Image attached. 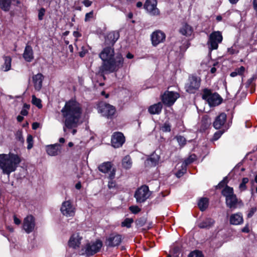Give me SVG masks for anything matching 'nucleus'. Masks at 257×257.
Masks as SVG:
<instances>
[{
  "instance_id": "nucleus-28",
  "label": "nucleus",
  "mask_w": 257,
  "mask_h": 257,
  "mask_svg": "<svg viewBox=\"0 0 257 257\" xmlns=\"http://www.w3.org/2000/svg\"><path fill=\"white\" fill-rule=\"evenodd\" d=\"M48 154L50 156H56L60 153V146L58 144L48 146L46 149Z\"/></svg>"
},
{
  "instance_id": "nucleus-44",
  "label": "nucleus",
  "mask_w": 257,
  "mask_h": 257,
  "mask_svg": "<svg viewBox=\"0 0 257 257\" xmlns=\"http://www.w3.org/2000/svg\"><path fill=\"white\" fill-rule=\"evenodd\" d=\"M189 257H203L202 252L199 250L192 251L189 255Z\"/></svg>"
},
{
  "instance_id": "nucleus-3",
  "label": "nucleus",
  "mask_w": 257,
  "mask_h": 257,
  "mask_svg": "<svg viewBox=\"0 0 257 257\" xmlns=\"http://www.w3.org/2000/svg\"><path fill=\"white\" fill-rule=\"evenodd\" d=\"M21 162V158L17 154H0V168L5 174L9 175L14 172Z\"/></svg>"
},
{
  "instance_id": "nucleus-18",
  "label": "nucleus",
  "mask_w": 257,
  "mask_h": 257,
  "mask_svg": "<svg viewBox=\"0 0 257 257\" xmlns=\"http://www.w3.org/2000/svg\"><path fill=\"white\" fill-rule=\"evenodd\" d=\"M196 159V156L194 154H192L185 159L182 164V166H183L184 167L182 168V170H179L176 173V176L177 177H180L182 176L186 171L187 166L193 162Z\"/></svg>"
},
{
  "instance_id": "nucleus-27",
  "label": "nucleus",
  "mask_w": 257,
  "mask_h": 257,
  "mask_svg": "<svg viewBox=\"0 0 257 257\" xmlns=\"http://www.w3.org/2000/svg\"><path fill=\"white\" fill-rule=\"evenodd\" d=\"M43 79V75L41 73H38L33 77L34 86L36 90H39L41 88Z\"/></svg>"
},
{
  "instance_id": "nucleus-48",
  "label": "nucleus",
  "mask_w": 257,
  "mask_h": 257,
  "mask_svg": "<svg viewBox=\"0 0 257 257\" xmlns=\"http://www.w3.org/2000/svg\"><path fill=\"white\" fill-rule=\"evenodd\" d=\"M225 130H224L223 131H218L217 132H216L213 135V141H216L219 138H220V137L221 136V135L223 134V133L224 132Z\"/></svg>"
},
{
  "instance_id": "nucleus-64",
  "label": "nucleus",
  "mask_w": 257,
  "mask_h": 257,
  "mask_svg": "<svg viewBox=\"0 0 257 257\" xmlns=\"http://www.w3.org/2000/svg\"><path fill=\"white\" fill-rule=\"evenodd\" d=\"M216 69L214 67L211 68V69L210 70V72L211 73H214L216 72Z\"/></svg>"
},
{
  "instance_id": "nucleus-62",
  "label": "nucleus",
  "mask_w": 257,
  "mask_h": 257,
  "mask_svg": "<svg viewBox=\"0 0 257 257\" xmlns=\"http://www.w3.org/2000/svg\"><path fill=\"white\" fill-rule=\"evenodd\" d=\"M75 187L77 189H80L81 187V184L80 182L77 183L75 185Z\"/></svg>"
},
{
  "instance_id": "nucleus-5",
  "label": "nucleus",
  "mask_w": 257,
  "mask_h": 257,
  "mask_svg": "<svg viewBox=\"0 0 257 257\" xmlns=\"http://www.w3.org/2000/svg\"><path fill=\"white\" fill-rule=\"evenodd\" d=\"M102 246V242L100 240H96L94 242L87 243L85 247L82 249V254L87 256L93 255L100 251Z\"/></svg>"
},
{
  "instance_id": "nucleus-52",
  "label": "nucleus",
  "mask_w": 257,
  "mask_h": 257,
  "mask_svg": "<svg viewBox=\"0 0 257 257\" xmlns=\"http://www.w3.org/2000/svg\"><path fill=\"white\" fill-rule=\"evenodd\" d=\"M256 210V208H255V207L251 208L249 211V212L247 214V217L248 218L251 217L253 215V214L255 213Z\"/></svg>"
},
{
  "instance_id": "nucleus-54",
  "label": "nucleus",
  "mask_w": 257,
  "mask_h": 257,
  "mask_svg": "<svg viewBox=\"0 0 257 257\" xmlns=\"http://www.w3.org/2000/svg\"><path fill=\"white\" fill-rule=\"evenodd\" d=\"M14 222L16 225H20L21 223V220L16 215H14Z\"/></svg>"
},
{
  "instance_id": "nucleus-19",
  "label": "nucleus",
  "mask_w": 257,
  "mask_h": 257,
  "mask_svg": "<svg viewBox=\"0 0 257 257\" xmlns=\"http://www.w3.org/2000/svg\"><path fill=\"white\" fill-rule=\"evenodd\" d=\"M82 238L78 233L73 234L68 241L69 246L75 249L79 247Z\"/></svg>"
},
{
  "instance_id": "nucleus-51",
  "label": "nucleus",
  "mask_w": 257,
  "mask_h": 257,
  "mask_svg": "<svg viewBox=\"0 0 257 257\" xmlns=\"http://www.w3.org/2000/svg\"><path fill=\"white\" fill-rule=\"evenodd\" d=\"M45 13V9L44 8H41L39 10L38 13V19L39 20H43Z\"/></svg>"
},
{
  "instance_id": "nucleus-12",
  "label": "nucleus",
  "mask_w": 257,
  "mask_h": 257,
  "mask_svg": "<svg viewBox=\"0 0 257 257\" xmlns=\"http://www.w3.org/2000/svg\"><path fill=\"white\" fill-rule=\"evenodd\" d=\"M99 109L102 114L107 117H111L115 112L114 106L106 103L100 104L99 106Z\"/></svg>"
},
{
  "instance_id": "nucleus-43",
  "label": "nucleus",
  "mask_w": 257,
  "mask_h": 257,
  "mask_svg": "<svg viewBox=\"0 0 257 257\" xmlns=\"http://www.w3.org/2000/svg\"><path fill=\"white\" fill-rule=\"evenodd\" d=\"M30 108V105L26 103L24 104L23 107L21 111V114L23 116H26L28 114V110Z\"/></svg>"
},
{
  "instance_id": "nucleus-22",
  "label": "nucleus",
  "mask_w": 257,
  "mask_h": 257,
  "mask_svg": "<svg viewBox=\"0 0 257 257\" xmlns=\"http://www.w3.org/2000/svg\"><path fill=\"white\" fill-rule=\"evenodd\" d=\"M243 222V216L241 213L232 214L229 217V223L230 224L237 225L241 224Z\"/></svg>"
},
{
  "instance_id": "nucleus-50",
  "label": "nucleus",
  "mask_w": 257,
  "mask_h": 257,
  "mask_svg": "<svg viewBox=\"0 0 257 257\" xmlns=\"http://www.w3.org/2000/svg\"><path fill=\"white\" fill-rule=\"evenodd\" d=\"M130 210L135 214L138 213L141 211V209L138 206H131L130 207Z\"/></svg>"
},
{
  "instance_id": "nucleus-24",
  "label": "nucleus",
  "mask_w": 257,
  "mask_h": 257,
  "mask_svg": "<svg viewBox=\"0 0 257 257\" xmlns=\"http://www.w3.org/2000/svg\"><path fill=\"white\" fill-rule=\"evenodd\" d=\"M23 58L29 62H31L34 59V53L32 47L30 45H26L24 53Z\"/></svg>"
},
{
  "instance_id": "nucleus-1",
  "label": "nucleus",
  "mask_w": 257,
  "mask_h": 257,
  "mask_svg": "<svg viewBox=\"0 0 257 257\" xmlns=\"http://www.w3.org/2000/svg\"><path fill=\"white\" fill-rule=\"evenodd\" d=\"M82 112L81 105L76 100L70 99L66 102L61 110L62 116L64 118L63 130L65 132H66V128L70 129L78 125Z\"/></svg>"
},
{
  "instance_id": "nucleus-31",
  "label": "nucleus",
  "mask_w": 257,
  "mask_h": 257,
  "mask_svg": "<svg viewBox=\"0 0 257 257\" xmlns=\"http://www.w3.org/2000/svg\"><path fill=\"white\" fill-rule=\"evenodd\" d=\"M12 0H0V8L4 12L10 11Z\"/></svg>"
},
{
  "instance_id": "nucleus-42",
  "label": "nucleus",
  "mask_w": 257,
  "mask_h": 257,
  "mask_svg": "<svg viewBox=\"0 0 257 257\" xmlns=\"http://www.w3.org/2000/svg\"><path fill=\"white\" fill-rule=\"evenodd\" d=\"M133 222V220L131 218H126L123 222H121V226L122 227H126L129 228L131 226V224Z\"/></svg>"
},
{
  "instance_id": "nucleus-15",
  "label": "nucleus",
  "mask_w": 257,
  "mask_h": 257,
  "mask_svg": "<svg viewBox=\"0 0 257 257\" xmlns=\"http://www.w3.org/2000/svg\"><path fill=\"white\" fill-rule=\"evenodd\" d=\"M74 210L75 208L73 207L70 201L64 202L61 207V211L62 213L67 217L74 216L75 213Z\"/></svg>"
},
{
  "instance_id": "nucleus-33",
  "label": "nucleus",
  "mask_w": 257,
  "mask_h": 257,
  "mask_svg": "<svg viewBox=\"0 0 257 257\" xmlns=\"http://www.w3.org/2000/svg\"><path fill=\"white\" fill-rule=\"evenodd\" d=\"M222 194L225 199L232 196L234 194L233 188L226 185L222 190Z\"/></svg>"
},
{
  "instance_id": "nucleus-40",
  "label": "nucleus",
  "mask_w": 257,
  "mask_h": 257,
  "mask_svg": "<svg viewBox=\"0 0 257 257\" xmlns=\"http://www.w3.org/2000/svg\"><path fill=\"white\" fill-rule=\"evenodd\" d=\"M32 102L39 108H41L42 107L41 99L37 98L35 95L32 96Z\"/></svg>"
},
{
  "instance_id": "nucleus-16",
  "label": "nucleus",
  "mask_w": 257,
  "mask_h": 257,
  "mask_svg": "<svg viewBox=\"0 0 257 257\" xmlns=\"http://www.w3.org/2000/svg\"><path fill=\"white\" fill-rule=\"evenodd\" d=\"M166 38L165 33L160 30L154 32L151 35V40L153 46H156L161 43L164 42Z\"/></svg>"
},
{
  "instance_id": "nucleus-47",
  "label": "nucleus",
  "mask_w": 257,
  "mask_h": 257,
  "mask_svg": "<svg viewBox=\"0 0 257 257\" xmlns=\"http://www.w3.org/2000/svg\"><path fill=\"white\" fill-rule=\"evenodd\" d=\"M227 51L228 53L231 55L237 54L239 52V50L236 48V46H233L231 47L228 48Z\"/></svg>"
},
{
  "instance_id": "nucleus-41",
  "label": "nucleus",
  "mask_w": 257,
  "mask_h": 257,
  "mask_svg": "<svg viewBox=\"0 0 257 257\" xmlns=\"http://www.w3.org/2000/svg\"><path fill=\"white\" fill-rule=\"evenodd\" d=\"M27 143H28L27 149L30 150L33 146V138L31 135H29L27 138Z\"/></svg>"
},
{
  "instance_id": "nucleus-14",
  "label": "nucleus",
  "mask_w": 257,
  "mask_h": 257,
  "mask_svg": "<svg viewBox=\"0 0 257 257\" xmlns=\"http://www.w3.org/2000/svg\"><path fill=\"white\" fill-rule=\"evenodd\" d=\"M122 241V236L116 233L110 234L106 238L105 243L109 246H115L120 244Z\"/></svg>"
},
{
  "instance_id": "nucleus-46",
  "label": "nucleus",
  "mask_w": 257,
  "mask_h": 257,
  "mask_svg": "<svg viewBox=\"0 0 257 257\" xmlns=\"http://www.w3.org/2000/svg\"><path fill=\"white\" fill-rule=\"evenodd\" d=\"M176 138L180 145L183 146L185 145L186 141L184 137L179 136H177Z\"/></svg>"
},
{
  "instance_id": "nucleus-53",
  "label": "nucleus",
  "mask_w": 257,
  "mask_h": 257,
  "mask_svg": "<svg viewBox=\"0 0 257 257\" xmlns=\"http://www.w3.org/2000/svg\"><path fill=\"white\" fill-rule=\"evenodd\" d=\"M82 3L86 7H89L92 5V2L89 0H84Z\"/></svg>"
},
{
  "instance_id": "nucleus-11",
  "label": "nucleus",
  "mask_w": 257,
  "mask_h": 257,
  "mask_svg": "<svg viewBox=\"0 0 257 257\" xmlns=\"http://www.w3.org/2000/svg\"><path fill=\"white\" fill-rule=\"evenodd\" d=\"M35 226V218L32 215H28L23 221V227L25 231L29 233L32 232Z\"/></svg>"
},
{
  "instance_id": "nucleus-20",
  "label": "nucleus",
  "mask_w": 257,
  "mask_h": 257,
  "mask_svg": "<svg viewBox=\"0 0 257 257\" xmlns=\"http://www.w3.org/2000/svg\"><path fill=\"white\" fill-rule=\"evenodd\" d=\"M215 223V221L211 218H206L198 222L197 226L201 229H208L212 227Z\"/></svg>"
},
{
  "instance_id": "nucleus-21",
  "label": "nucleus",
  "mask_w": 257,
  "mask_h": 257,
  "mask_svg": "<svg viewBox=\"0 0 257 257\" xmlns=\"http://www.w3.org/2000/svg\"><path fill=\"white\" fill-rule=\"evenodd\" d=\"M226 120V114L225 113H221L216 117L213 122V126L216 129H220L224 126Z\"/></svg>"
},
{
  "instance_id": "nucleus-39",
  "label": "nucleus",
  "mask_w": 257,
  "mask_h": 257,
  "mask_svg": "<svg viewBox=\"0 0 257 257\" xmlns=\"http://www.w3.org/2000/svg\"><path fill=\"white\" fill-rule=\"evenodd\" d=\"M161 130L163 132H170L171 130V125L168 121H166L161 127Z\"/></svg>"
},
{
  "instance_id": "nucleus-36",
  "label": "nucleus",
  "mask_w": 257,
  "mask_h": 257,
  "mask_svg": "<svg viewBox=\"0 0 257 257\" xmlns=\"http://www.w3.org/2000/svg\"><path fill=\"white\" fill-rule=\"evenodd\" d=\"M160 157L157 154H152L150 158L147 160V162L148 163L150 162L152 166H156L158 163Z\"/></svg>"
},
{
  "instance_id": "nucleus-45",
  "label": "nucleus",
  "mask_w": 257,
  "mask_h": 257,
  "mask_svg": "<svg viewBox=\"0 0 257 257\" xmlns=\"http://www.w3.org/2000/svg\"><path fill=\"white\" fill-rule=\"evenodd\" d=\"M16 139L17 140L23 143L24 142V139L23 137V133L22 131H18L16 134Z\"/></svg>"
},
{
  "instance_id": "nucleus-10",
  "label": "nucleus",
  "mask_w": 257,
  "mask_h": 257,
  "mask_svg": "<svg viewBox=\"0 0 257 257\" xmlns=\"http://www.w3.org/2000/svg\"><path fill=\"white\" fill-rule=\"evenodd\" d=\"M125 141L123 134L120 132H115L111 137V145L114 148L121 147Z\"/></svg>"
},
{
  "instance_id": "nucleus-4",
  "label": "nucleus",
  "mask_w": 257,
  "mask_h": 257,
  "mask_svg": "<svg viewBox=\"0 0 257 257\" xmlns=\"http://www.w3.org/2000/svg\"><path fill=\"white\" fill-rule=\"evenodd\" d=\"M202 98L207 101L211 106H216L220 104L222 102V98L217 93H212L210 90L204 89Z\"/></svg>"
},
{
  "instance_id": "nucleus-55",
  "label": "nucleus",
  "mask_w": 257,
  "mask_h": 257,
  "mask_svg": "<svg viewBox=\"0 0 257 257\" xmlns=\"http://www.w3.org/2000/svg\"><path fill=\"white\" fill-rule=\"evenodd\" d=\"M253 9L257 14V0H253L252 1Z\"/></svg>"
},
{
  "instance_id": "nucleus-32",
  "label": "nucleus",
  "mask_w": 257,
  "mask_h": 257,
  "mask_svg": "<svg viewBox=\"0 0 257 257\" xmlns=\"http://www.w3.org/2000/svg\"><path fill=\"white\" fill-rule=\"evenodd\" d=\"M5 63L2 66V69L4 71H8L11 69L12 59L9 56H5L4 57Z\"/></svg>"
},
{
  "instance_id": "nucleus-23",
  "label": "nucleus",
  "mask_w": 257,
  "mask_h": 257,
  "mask_svg": "<svg viewBox=\"0 0 257 257\" xmlns=\"http://www.w3.org/2000/svg\"><path fill=\"white\" fill-rule=\"evenodd\" d=\"M119 37L118 32L113 31L109 33L105 38V43L113 46Z\"/></svg>"
},
{
  "instance_id": "nucleus-49",
  "label": "nucleus",
  "mask_w": 257,
  "mask_h": 257,
  "mask_svg": "<svg viewBox=\"0 0 257 257\" xmlns=\"http://www.w3.org/2000/svg\"><path fill=\"white\" fill-rule=\"evenodd\" d=\"M93 18V11H91L89 13H86L85 16V22H88Z\"/></svg>"
},
{
  "instance_id": "nucleus-58",
  "label": "nucleus",
  "mask_w": 257,
  "mask_h": 257,
  "mask_svg": "<svg viewBox=\"0 0 257 257\" xmlns=\"http://www.w3.org/2000/svg\"><path fill=\"white\" fill-rule=\"evenodd\" d=\"M40 124L38 122H34L32 124V128L33 130H36L39 127Z\"/></svg>"
},
{
  "instance_id": "nucleus-59",
  "label": "nucleus",
  "mask_w": 257,
  "mask_h": 257,
  "mask_svg": "<svg viewBox=\"0 0 257 257\" xmlns=\"http://www.w3.org/2000/svg\"><path fill=\"white\" fill-rule=\"evenodd\" d=\"M17 120L19 121V122H21L24 119V117L23 116H21V115H18L17 116Z\"/></svg>"
},
{
  "instance_id": "nucleus-2",
  "label": "nucleus",
  "mask_w": 257,
  "mask_h": 257,
  "mask_svg": "<svg viewBox=\"0 0 257 257\" xmlns=\"http://www.w3.org/2000/svg\"><path fill=\"white\" fill-rule=\"evenodd\" d=\"M114 55V49L111 47L104 48L99 54V57L103 61L100 68L101 73H112L122 67L123 58L122 55L117 54L115 57Z\"/></svg>"
},
{
  "instance_id": "nucleus-38",
  "label": "nucleus",
  "mask_w": 257,
  "mask_h": 257,
  "mask_svg": "<svg viewBox=\"0 0 257 257\" xmlns=\"http://www.w3.org/2000/svg\"><path fill=\"white\" fill-rule=\"evenodd\" d=\"M249 182L248 178L244 177L242 179L241 182L239 185V189L240 192L244 191L246 190V184Z\"/></svg>"
},
{
  "instance_id": "nucleus-34",
  "label": "nucleus",
  "mask_w": 257,
  "mask_h": 257,
  "mask_svg": "<svg viewBox=\"0 0 257 257\" xmlns=\"http://www.w3.org/2000/svg\"><path fill=\"white\" fill-rule=\"evenodd\" d=\"M198 205L200 210L204 211L208 206V199L207 198L200 199L198 202Z\"/></svg>"
},
{
  "instance_id": "nucleus-56",
  "label": "nucleus",
  "mask_w": 257,
  "mask_h": 257,
  "mask_svg": "<svg viewBox=\"0 0 257 257\" xmlns=\"http://www.w3.org/2000/svg\"><path fill=\"white\" fill-rule=\"evenodd\" d=\"M242 232L245 233H248L249 232V228L248 225H246L243 228L241 229Z\"/></svg>"
},
{
  "instance_id": "nucleus-63",
  "label": "nucleus",
  "mask_w": 257,
  "mask_h": 257,
  "mask_svg": "<svg viewBox=\"0 0 257 257\" xmlns=\"http://www.w3.org/2000/svg\"><path fill=\"white\" fill-rule=\"evenodd\" d=\"M142 6H143V4H142V2H138V3H137V7L138 8H141V7H142Z\"/></svg>"
},
{
  "instance_id": "nucleus-13",
  "label": "nucleus",
  "mask_w": 257,
  "mask_h": 257,
  "mask_svg": "<svg viewBox=\"0 0 257 257\" xmlns=\"http://www.w3.org/2000/svg\"><path fill=\"white\" fill-rule=\"evenodd\" d=\"M157 4L156 0H147L144 8L151 15L158 16L160 14V11L156 7Z\"/></svg>"
},
{
  "instance_id": "nucleus-37",
  "label": "nucleus",
  "mask_w": 257,
  "mask_h": 257,
  "mask_svg": "<svg viewBox=\"0 0 257 257\" xmlns=\"http://www.w3.org/2000/svg\"><path fill=\"white\" fill-rule=\"evenodd\" d=\"M245 71V68L243 66H241L239 68H236L234 71L230 73V76L233 77L237 75H242Z\"/></svg>"
},
{
  "instance_id": "nucleus-26",
  "label": "nucleus",
  "mask_w": 257,
  "mask_h": 257,
  "mask_svg": "<svg viewBox=\"0 0 257 257\" xmlns=\"http://www.w3.org/2000/svg\"><path fill=\"white\" fill-rule=\"evenodd\" d=\"M162 108V103L161 102H158L151 105L148 108V111L151 114H159L161 113Z\"/></svg>"
},
{
  "instance_id": "nucleus-25",
  "label": "nucleus",
  "mask_w": 257,
  "mask_h": 257,
  "mask_svg": "<svg viewBox=\"0 0 257 257\" xmlns=\"http://www.w3.org/2000/svg\"><path fill=\"white\" fill-rule=\"evenodd\" d=\"M180 33L185 36H190L192 35L193 29L192 27L187 23H184L182 24L179 30Z\"/></svg>"
},
{
  "instance_id": "nucleus-61",
  "label": "nucleus",
  "mask_w": 257,
  "mask_h": 257,
  "mask_svg": "<svg viewBox=\"0 0 257 257\" xmlns=\"http://www.w3.org/2000/svg\"><path fill=\"white\" fill-rule=\"evenodd\" d=\"M126 57L128 59H132L134 57V55L132 54L128 53L126 55Z\"/></svg>"
},
{
  "instance_id": "nucleus-29",
  "label": "nucleus",
  "mask_w": 257,
  "mask_h": 257,
  "mask_svg": "<svg viewBox=\"0 0 257 257\" xmlns=\"http://www.w3.org/2000/svg\"><path fill=\"white\" fill-rule=\"evenodd\" d=\"M115 176V170L113 169L109 175V179L110 180L108 183V188L110 189H117V185L115 181L112 180Z\"/></svg>"
},
{
  "instance_id": "nucleus-17",
  "label": "nucleus",
  "mask_w": 257,
  "mask_h": 257,
  "mask_svg": "<svg viewBox=\"0 0 257 257\" xmlns=\"http://www.w3.org/2000/svg\"><path fill=\"white\" fill-rule=\"evenodd\" d=\"M226 206L231 209L237 208V205L241 203V201L239 200L235 194L225 199Z\"/></svg>"
},
{
  "instance_id": "nucleus-30",
  "label": "nucleus",
  "mask_w": 257,
  "mask_h": 257,
  "mask_svg": "<svg viewBox=\"0 0 257 257\" xmlns=\"http://www.w3.org/2000/svg\"><path fill=\"white\" fill-rule=\"evenodd\" d=\"M111 163L110 162H106L100 165L98 167V169L102 173H106L111 170Z\"/></svg>"
},
{
  "instance_id": "nucleus-7",
  "label": "nucleus",
  "mask_w": 257,
  "mask_h": 257,
  "mask_svg": "<svg viewBox=\"0 0 257 257\" xmlns=\"http://www.w3.org/2000/svg\"><path fill=\"white\" fill-rule=\"evenodd\" d=\"M152 194L151 191L149 190L147 185H142L139 187L135 192V197L138 203H143L150 198Z\"/></svg>"
},
{
  "instance_id": "nucleus-35",
  "label": "nucleus",
  "mask_w": 257,
  "mask_h": 257,
  "mask_svg": "<svg viewBox=\"0 0 257 257\" xmlns=\"http://www.w3.org/2000/svg\"><path fill=\"white\" fill-rule=\"evenodd\" d=\"M122 165L126 169L131 168L132 165V162L130 156H126L123 158Z\"/></svg>"
},
{
  "instance_id": "nucleus-57",
  "label": "nucleus",
  "mask_w": 257,
  "mask_h": 257,
  "mask_svg": "<svg viewBox=\"0 0 257 257\" xmlns=\"http://www.w3.org/2000/svg\"><path fill=\"white\" fill-rule=\"evenodd\" d=\"M73 35L74 37L76 38H79L81 36V34L78 31H74L73 33Z\"/></svg>"
},
{
  "instance_id": "nucleus-6",
  "label": "nucleus",
  "mask_w": 257,
  "mask_h": 257,
  "mask_svg": "<svg viewBox=\"0 0 257 257\" xmlns=\"http://www.w3.org/2000/svg\"><path fill=\"white\" fill-rule=\"evenodd\" d=\"M223 37L221 32L217 31L212 32L207 42L208 48L210 50L217 49L218 44L221 43Z\"/></svg>"
},
{
  "instance_id": "nucleus-9",
  "label": "nucleus",
  "mask_w": 257,
  "mask_h": 257,
  "mask_svg": "<svg viewBox=\"0 0 257 257\" xmlns=\"http://www.w3.org/2000/svg\"><path fill=\"white\" fill-rule=\"evenodd\" d=\"M179 97L180 94L178 92L166 91L161 96V100L163 104L170 107L174 104Z\"/></svg>"
},
{
  "instance_id": "nucleus-8",
  "label": "nucleus",
  "mask_w": 257,
  "mask_h": 257,
  "mask_svg": "<svg viewBox=\"0 0 257 257\" xmlns=\"http://www.w3.org/2000/svg\"><path fill=\"white\" fill-rule=\"evenodd\" d=\"M201 79L199 77L194 75L189 76L188 81L186 84L185 88L189 93H194L200 86Z\"/></svg>"
},
{
  "instance_id": "nucleus-60",
  "label": "nucleus",
  "mask_w": 257,
  "mask_h": 257,
  "mask_svg": "<svg viewBox=\"0 0 257 257\" xmlns=\"http://www.w3.org/2000/svg\"><path fill=\"white\" fill-rule=\"evenodd\" d=\"M230 4L232 5L236 4L239 0H228Z\"/></svg>"
}]
</instances>
